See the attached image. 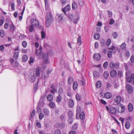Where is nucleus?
I'll return each mask as SVG.
<instances>
[{
  "instance_id": "obj_1",
  "label": "nucleus",
  "mask_w": 134,
  "mask_h": 134,
  "mask_svg": "<svg viewBox=\"0 0 134 134\" xmlns=\"http://www.w3.org/2000/svg\"><path fill=\"white\" fill-rule=\"evenodd\" d=\"M39 44L37 42L35 43V46L37 48L35 51V53L38 57L39 58H42L43 63L44 64H48L49 63L48 55L46 53L43 54L42 52V47L41 46H40L39 48Z\"/></svg>"
},
{
  "instance_id": "obj_2",
  "label": "nucleus",
  "mask_w": 134,
  "mask_h": 134,
  "mask_svg": "<svg viewBox=\"0 0 134 134\" xmlns=\"http://www.w3.org/2000/svg\"><path fill=\"white\" fill-rule=\"evenodd\" d=\"M41 71V68L39 67H37L34 70L33 75L31 76L30 79V81L31 82H33L36 79L35 75L37 76H38L40 75Z\"/></svg>"
},
{
  "instance_id": "obj_3",
  "label": "nucleus",
  "mask_w": 134,
  "mask_h": 134,
  "mask_svg": "<svg viewBox=\"0 0 134 134\" xmlns=\"http://www.w3.org/2000/svg\"><path fill=\"white\" fill-rule=\"evenodd\" d=\"M52 17L50 13H47L46 19V25L47 27H49L52 21Z\"/></svg>"
},
{
  "instance_id": "obj_4",
  "label": "nucleus",
  "mask_w": 134,
  "mask_h": 134,
  "mask_svg": "<svg viewBox=\"0 0 134 134\" xmlns=\"http://www.w3.org/2000/svg\"><path fill=\"white\" fill-rule=\"evenodd\" d=\"M106 109L111 114L115 115L116 113V108L113 107H111L110 108L107 106Z\"/></svg>"
},
{
  "instance_id": "obj_5",
  "label": "nucleus",
  "mask_w": 134,
  "mask_h": 134,
  "mask_svg": "<svg viewBox=\"0 0 134 134\" xmlns=\"http://www.w3.org/2000/svg\"><path fill=\"white\" fill-rule=\"evenodd\" d=\"M56 21L58 22H61L63 19V16L62 14H57L55 16Z\"/></svg>"
},
{
  "instance_id": "obj_6",
  "label": "nucleus",
  "mask_w": 134,
  "mask_h": 134,
  "mask_svg": "<svg viewBox=\"0 0 134 134\" xmlns=\"http://www.w3.org/2000/svg\"><path fill=\"white\" fill-rule=\"evenodd\" d=\"M109 66L111 69H116L118 68L119 64L118 63H115L113 61H111L110 63Z\"/></svg>"
},
{
  "instance_id": "obj_7",
  "label": "nucleus",
  "mask_w": 134,
  "mask_h": 134,
  "mask_svg": "<svg viewBox=\"0 0 134 134\" xmlns=\"http://www.w3.org/2000/svg\"><path fill=\"white\" fill-rule=\"evenodd\" d=\"M126 89L127 91L129 93H131L133 91V88L132 87L130 84H126Z\"/></svg>"
},
{
  "instance_id": "obj_8",
  "label": "nucleus",
  "mask_w": 134,
  "mask_h": 134,
  "mask_svg": "<svg viewBox=\"0 0 134 134\" xmlns=\"http://www.w3.org/2000/svg\"><path fill=\"white\" fill-rule=\"evenodd\" d=\"M31 24L34 25V26H38L39 24V21L36 19H32L31 20Z\"/></svg>"
},
{
  "instance_id": "obj_9",
  "label": "nucleus",
  "mask_w": 134,
  "mask_h": 134,
  "mask_svg": "<svg viewBox=\"0 0 134 134\" xmlns=\"http://www.w3.org/2000/svg\"><path fill=\"white\" fill-rule=\"evenodd\" d=\"M126 80L129 83H130L132 80L134 84V74H132L131 75V78L129 76L126 77Z\"/></svg>"
},
{
  "instance_id": "obj_10",
  "label": "nucleus",
  "mask_w": 134,
  "mask_h": 134,
  "mask_svg": "<svg viewBox=\"0 0 134 134\" xmlns=\"http://www.w3.org/2000/svg\"><path fill=\"white\" fill-rule=\"evenodd\" d=\"M70 6L69 5H68L62 9V11L66 15V12L70 11Z\"/></svg>"
},
{
  "instance_id": "obj_11",
  "label": "nucleus",
  "mask_w": 134,
  "mask_h": 134,
  "mask_svg": "<svg viewBox=\"0 0 134 134\" xmlns=\"http://www.w3.org/2000/svg\"><path fill=\"white\" fill-rule=\"evenodd\" d=\"M52 70L48 71H47L46 72H43L42 73V78L44 77L46 78L49 75V74L50 73L52 72Z\"/></svg>"
},
{
  "instance_id": "obj_12",
  "label": "nucleus",
  "mask_w": 134,
  "mask_h": 134,
  "mask_svg": "<svg viewBox=\"0 0 134 134\" xmlns=\"http://www.w3.org/2000/svg\"><path fill=\"white\" fill-rule=\"evenodd\" d=\"M15 29L16 27L13 23L9 25L10 31L11 32H14Z\"/></svg>"
},
{
  "instance_id": "obj_13",
  "label": "nucleus",
  "mask_w": 134,
  "mask_h": 134,
  "mask_svg": "<svg viewBox=\"0 0 134 134\" xmlns=\"http://www.w3.org/2000/svg\"><path fill=\"white\" fill-rule=\"evenodd\" d=\"M125 107L122 105L120 104V107L118 109V112L120 113H122L124 112L125 110Z\"/></svg>"
},
{
  "instance_id": "obj_14",
  "label": "nucleus",
  "mask_w": 134,
  "mask_h": 134,
  "mask_svg": "<svg viewBox=\"0 0 134 134\" xmlns=\"http://www.w3.org/2000/svg\"><path fill=\"white\" fill-rule=\"evenodd\" d=\"M80 19V16L78 15H76L74 16V18L73 20V23L76 24L78 22Z\"/></svg>"
},
{
  "instance_id": "obj_15",
  "label": "nucleus",
  "mask_w": 134,
  "mask_h": 134,
  "mask_svg": "<svg viewBox=\"0 0 134 134\" xmlns=\"http://www.w3.org/2000/svg\"><path fill=\"white\" fill-rule=\"evenodd\" d=\"M121 101V98L120 96H117L115 99V102L117 103H119Z\"/></svg>"
},
{
  "instance_id": "obj_16",
  "label": "nucleus",
  "mask_w": 134,
  "mask_h": 134,
  "mask_svg": "<svg viewBox=\"0 0 134 134\" xmlns=\"http://www.w3.org/2000/svg\"><path fill=\"white\" fill-rule=\"evenodd\" d=\"M117 74L116 71L115 70H112L110 72V75L113 77L115 76Z\"/></svg>"
},
{
  "instance_id": "obj_17",
  "label": "nucleus",
  "mask_w": 134,
  "mask_h": 134,
  "mask_svg": "<svg viewBox=\"0 0 134 134\" xmlns=\"http://www.w3.org/2000/svg\"><path fill=\"white\" fill-rule=\"evenodd\" d=\"M69 106L71 108L73 107L74 105V103L73 100L72 99H70L69 101Z\"/></svg>"
},
{
  "instance_id": "obj_18",
  "label": "nucleus",
  "mask_w": 134,
  "mask_h": 134,
  "mask_svg": "<svg viewBox=\"0 0 134 134\" xmlns=\"http://www.w3.org/2000/svg\"><path fill=\"white\" fill-rule=\"evenodd\" d=\"M62 100V96L61 95H59L56 98V101L59 104L61 102Z\"/></svg>"
},
{
  "instance_id": "obj_19",
  "label": "nucleus",
  "mask_w": 134,
  "mask_h": 134,
  "mask_svg": "<svg viewBox=\"0 0 134 134\" xmlns=\"http://www.w3.org/2000/svg\"><path fill=\"white\" fill-rule=\"evenodd\" d=\"M93 57L94 59L97 60H99L100 58V55L98 53H96L94 55Z\"/></svg>"
},
{
  "instance_id": "obj_20",
  "label": "nucleus",
  "mask_w": 134,
  "mask_h": 134,
  "mask_svg": "<svg viewBox=\"0 0 134 134\" xmlns=\"http://www.w3.org/2000/svg\"><path fill=\"white\" fill-rule=\"evenodd\" d=\"M74 81L73 78L71 77H69L68 78V83L69 84L71 85L72 82Z\"/></svg>"
},
{
  "instance_id": "obj_21",
  "label": "nucleus",
  "mask_w": 134,
  "mask_h": 134,
  "mask_svg": "<svg viewBox=\"0 0 134 134\" xmlns=\"http://www.w3.org/2000/svg\"><path fill=\"white\" fill-rule=\"evenodd\" d=\"M72 8L73 10L76 9L77 7V3L75 2H73L72 4Z\"/></svg>"
},
{
  "instance_id": "obj_22",
  "label": "nucleus",
  "mask_w": 134,
  "mask_h": 134,
  "mask_svg": "<svg viewBox=\"0 0 134 134\" xmlns=\"http://www.w3.org/2000/svg\"><path fill=\"white\" fill-rule=\"evenodd\" d=\"M43 111L45 115L48 116L49 115V111L47 108H44L43 109Z\"/></svg>"
},
{
  "instance_id": "obj_23",
  "label": "nucleus",
  "mask_w": 134,
  "mask_h": 134,
  "mask_svg": "<svg viewBox=\"0 0 134 134\" xmlns=\"http://www.w3.org/2000/svg\"><path fill=\"white\" fill-rule=\"evenodd\" d=\"M112 94L109 92H107L104 95V97L107 99H109L111 97Z\"/></svg>"
},
{
  "instance_id": "obj_24",
  "label": "nucleus",
  "mask_w": 134,
  "mask_h": 134,
  "mask_svg": "<svg viewBox=\"0 0 134 134\" xmlns=\"http://www.w3.org/2000/svg\"><path fill=\"white\" fill-rule=\"evenodd\" d=\"M45 3V7L46 10H48L49 8L48 1V0H44Z\"/></svg>"
},
{
  "instance_id": "obj_25",
  "label": "nucleus",
  "mask_w": 134,
  "mask_h": 134,
  "mask_svg": "<svg viewBox=\"0 0 134 134\" xmlns=\"http://www.w3.org/2000/svg\"><path fill=\"white\" fill-rule=\"evenodd\" d=\"M78 84L76 82H75L73 83V88L74 90H76L78 86Z\"/></svg>"
},
{
  "instance_id": "obj_26",
  "label": "nucleus",
  "mask_w": 134,
  "mask_h": 134,
  "mask_svg": "<svg viewBox=\"0 0 134 134\" xmlns=\"http://www.w3.org/2000/svg\"><path fill=\"white\" fill-rule=\"evenodd\" d=\"M53 96L51 94H49L47 96V99L49 101L51 102L53 100Z\"/></svg>"
},
{
  "instance_id": "obj_27",
  "label": "nucleus",
  "mask_w": 134,
  "mask_h": 134,
  "mask_svg": "<svg viewBox=\"0 0 134 134\" xmlns=\"http://www.w3.org/2000/svg\"><path fill=\"white\" fill-rule=\"evenodd\" d=\"M80 119L81 120H83L85 118V115L83 112H81L79 114Z\"/></svg>"
},
{
  "instance_id": "obj_28",
  "label": "nucleus",
  "mask_w": 134,
  "mask_h": 134,
  "mask_svg": "<svg viewBox=\"0 0 134 134\" xmlns=\"http://www.w3.org/2000/svg\"><path fill=\"white\" fill-rule=\"evenodd\" d=\"M128 108L130 111L131 112L132 111L133 109V106L132 104L130 103L129 104Z\"/></svg>"
},
{
  "instance_id": "obj_29",
  "label": "nucleus",
  "mask_w": 134,
  "mask_h": 134,
  "mask_svg": "<svg viewBox=\"0 0 134 134\" xmlns=\"http://www.w3.org/2000/svg\"><path fill=\"white\" fill-rule=\"evenodd\" d=\"M82 39L81 36H79L77 40V43L79 45H81V43Z\"/></svg>"
},
{
  "instance_id": "obj_30",
  "label": "nucleus",
  "mask_w": 134,
  "mask_h": 134,
  "mask_svg": "<svg viewBox=\"0 0 134 134\" xmlns=\"http://www.w3.org/2000/svg\"><path fill=\"white\" fill-rule=\"evenodd\" d=\"M81 111V107L80 106H78L77 107L76 109V118L77 119V116L80 113V112Z\"/></svg>"
},
{
  "instance_id": "obj_31",
  "label": "nucleus",
  "mask_w": 134,
  "mask_h": 134,
  "mask_svg": "<svg viewBox=\"0 0 134 134\" xmlns=\"http://www.w3.org/2000/svg\"><path fill=\"white\" fill-rule=\"evenodd\" d=\"M100 36L99 34L98 33L95 34L94 35V39L98 40Z\"/></svg>"
},
{
  "instance_id": "obj_32",
  "label": "nucleus",
  "mask_w": 134,
  "mask_h": 134,
  "mask_svg": "<svg viewBox=\"0 0 134 134\" xmlns=\"http://www.w3.org/2000/svg\"><path fill=\"white\" fill-rule=\"evenodd\" d=\"M97 88L100 87L101 86V82L100 81H98L96 84Z\"/></svg>"
},
{
  "instance_id": "obj_33",
  "label": "nucleus",
  "mask_w": 134,
  "mask_h": 134,
  "mask_svg": "<svg viewBox=\"0 0 134 134\" xmlns=\"http://www.w3.org/2000/svg\"><path fill=\"white\" fill-rule=\"evenodd\" d=\"M34 25L32 24L29 28V30L30 32H32L33 31L34 29Z\"/></svg>"
},
{
  "instance_id": "obj_34",
  "label": "nucleus",
  "mask_w": 134,
  "mask_h": 134,
  "mask_svg": "<svg viewBox=\"0 0 134 134\" xmlns=\"http://www.w3.org/2000/svg\"><path fill=\"white\" fill-rule=\"evenodd\" d=\"M112 37L115 39L117 38L118 36V35L117 33L115 32H113L112 35Z\"/></svg>"
},
{
  "instance_id": "obj_35",
  "label": "nucleus",
  "mask_w": 134,
  "mask_h": 134,
  "mask_svg": "<svg viewBox=\"0 0 134 134\" xmlns=\"http://www.w3.org/2000/svg\"><path fill=\"white\" fill-rule=\"evenodd\" d=\"M104 77L105 79H107L109 76V74L108 71H105L103 74Z\"/></svg>"
},
{
  "instance_id": "obj_36",
  "label": "nucleus",
  "mask_w": 134,
  "mask_h": 134,
  "mask_svg": "<svg viewBox=\"0 0 134 134\" xmlns=\"http://www.w3.org/2000/svg\"><path fill=\"white\" fill-rule=\"evenodd\" d=\"M22 61L24 62H26L28 59V57L26 55H24L22 57Z\"/></svg>"
},
{
  "instance_id": "obj_37",
  "label": "nucleus",
  "mask_w": 134,
  "mask_h": 134,
  "mask_svg": "<svg viewBox=\"0 0 134 134\" xmlns=\"http://www.w3.org/2000/svg\"><path fill=\"white\" fill-rule=\"evenodd\" d=\"M68 17L70 20H71L74 18V15L70 13L68 14Z\"/></svg>"
},
{
  "instance_id": "obj_38",
  "label": "nucleus",
  "mask_w": 134,
  "mask_h": 134,
  "mask_svg": "<svg viewBox=\"0 0 134 134\" xmlns=\"http://www.w3.org/2000/svg\"><path fill=\"white\" fill-rule=\"evenodd\" d=\"M19 55V53L18 52H15L14 53V57L15 59H17L18 58Z\"/></svg>"
},
{
  "instance_id": "obj_39",
  "label": "nucleus",
  "mask_w": 134,
  "mask_h": 134,
  "mask_svg": "<svg viewBox=\"0 0 134 134\" xmlns=\"http://www.w3.org/2000/svg\"><path fill=\"white\" fill-rule=\"evenodd\" d=\"M4 31L3 30H0V36L2 37H3L4 36Z\"/></svg>"
},
{
  "instance_id": "obj_40",
  "label": "nucleus",
  "mask_w": 134,
  "mask_h": 134,
  "mask_svg": "<svg viewBox=\"0 0 134 134\" xmlns=\"http://www.w3.org/2000/svg\"><path fill=\"white\" fill-rule=\"evenodd\" d=\"M130 123L128 121L126 122L125 125V127L127 129H129L130 127Z\"/></svg>"
},
{
  "instance_id": "obj_41",
  "label": "nucleus",
  "mask_w": 134,
  "mask_h": 134,
  "mask_svg": "<svg viewBox=\"0 0 134 134\" xmlns=\"http://www.w3.org/2000/svg\"><path fill=\"white\" fill-rule=\"evenodd\" d=\"M39 118L40 119L42 120L44 117V115L42 113H41L39 115Z\"/></svg>"
},
{
  "instance_id": "obj_42",
  "label": "nucleus",
  "mask_w": 134,
  "mask_h": 134,
  "mask_svg": "<svg viewBox=\"0 0 134 134\" xmlns=\"http://www.w3.org/2000/svg\"><path fill=\"white\" fill-rule=\"evenodd\" d=\"M76 98L77 100L80 101L81 99V97L79 94H77L76 95Z\"/></svg>"
},
{
  "instance_id": "obj_43",
  "label": "nucleus",
  "mask_w": 134,
  "mask_h": 134,
  "mask_svg": "<svg viewBox=\"0 0 134 134\" xmlns=\"http://www.w3.org/2000/svg\"><path fill=\"white\" fill-rule=\"evenodd\" d=\"M34 61V58L32 57H31L30 58V60H29V62L30 64H31L32 63H33Z\"/></svg>"
},
{
  "instance_id": "obj_44",
  "label": "nucleus",
  "mask_w": 134,
  "mask_h": 134,
  "mask_svg": "<svg viewBox=\"0 0 134 134\" xmlns=\"http://www.w3.org/2000/svg\"><path fill=\"white\" fill-rule=\"evenodd\" d=\"M93 75L95 77H97L99 76V73L97 71H95L93 72Z\"/></svg>"
},
{
  "instance_id": "obj_45",
  "label": "nucleus",
  "mask_w": 134,
  "mask_h": 134,
  "mask_svg": "<svg viewBox=\"0 0 134 134\" xmlns=\"http://www.w3.org/2000/svg\"><path fill=\"white\" fill-rule=\"evenodd\" d=\"M35 115V111L34 110H33L30 114V116L31 118H33Z\"/></svg>"
},
{
  "instance_id": "obj_46",
  "label": "nucleus",
  "mask_w": 134,
  "mask_h": 134,
  "mask_svg": "<svg viewBox=\"0 0 134 134\" xmlns=\"http://www.w3.org/2000/svg\"><path fill=\"white\" fill-rule=\"evenodd\" d=\"M63 92V90L61 87H60L58 90V94L59 95H61Z\"/></svg>"
},
{
  "instance_id": "obj_47",
  "label": "nucleus",
  "mask_w": 134,
  "mask_h": 134,
  "mask_svg": "<svg viewBox=\"0 0 134 134\" xmlns=\"http://www.w3.org/2000/svg\"><path fill=\"white\" fill-rule=\"evenodd\" d=\"M19 37L20 39L21 40H23L24 38H26V37L25 35L23 34H21L19 36Z\"/></svg>"
},
{
  "instance_id": "obj_48",
  "label": "nucleus",
  "mask_w": 134,
  "mask_h": 134,
  "mask_svg": "<svg viewBox=\"0 0 134 134\" xmlns=\"http://www.w3.org/2000/svg\"><path fill=\"white\" fill-rule=\"evenodd\" d=\"M107 13L109 17L110 18L113 15V13L112 12L109 10H108Z\"/></svg>"
},
{
  "instance_id": "obj_49",
  "label": "nucleus",
  "mask_w": 134,
  "mask_h": 134,
  "mask_svg": "<svg viewBox=\"0 0 134 134\" xmlns=\"http://www.w3.org/2000/svg\"><path fill=\"white\" fill-rule=\"evenodd\" d=\"M54 134H61V131L59 129H57L54 132Z\"/></svg>"
},
{
  "instance_id": "obj_50",
  "label": "nucleus",
  "mask_w": 134,
  "mask_h": 134,
  "mask_svg": "<svg viewBox=\"0 0 134 134\" xmlns=\"http://www.w3.org/2000/svg\"><path fill=\"white\" fill-rule=\"evenodd\" d=\"M126 47V44L125 43H124L120 46L121 48L122 49H124Z\"/></svg>"
},
{
  "instance_id": "obj_51",
  "label": "nucleus",
  "mask_w": 134,
  "mask_h": 134,
  "mask_svg": "<svg viewBox=\"0 0 134 134\" xmlns=\"http://www.w3.org/2000/svg\"><path fill=\"white\" fill-rule=\"evenodd\" d=\"M111 41L110 39H108L107 40V46L108 47L111 44Z\"/></svg>"
},
{
  "instance_id": "obj_52",
  "label": "nucleus",
  "mask_w": 134,
  "mask_h": 134,
  "mask_svg": "<svg viewBox=\"0 0 134 134\" xmlns=\"http://www.w3.org/2000/svg\"><path fill=\"white\" fill-rule=\"evenodd\" d=\"M79 3L80 6H83L84 4L83 0H79Z\"/></svg>"
},
{
  "instance_id": "obj_53",
  "label": "nucleus",
  "mask_w": 134,
  "mask_h": 134,
  "mask_svg": "<svg viewBox=\"0 0 134 134\" xmlns=\"http://www.w3.org/2000/svg\"><path fill=\"white\" fill-rule=\"evenodd\" d=\"M49 107L51 108H54L55 107V104L54 103L51 102L49 104Z\"/></svg>"
},
{
  "instance_id": "obj_54",
  "label": "nucleus",
  "mask_w": 134,
  "mask_h": 134,
  "mask_svg": "<svg viewBox=\"0 0 134 134\" xmlns=\"http://www.w3.org/2000/svg\"><path fill=\"white\" fill-rule=\"evenodd\" d=\"M78 127V125L77 124H74L72 126V129L74 130H76Z\"/></svg>"
},
{
  "instance_id": "obj_55",
  "label": "nucleus",
  "mask_w": 134,
  "mask_h": 134,
  "mask_svg": "<svg viewBox=\"0 0 134 134\" xmlns=\"http://www.w3.org/2000/svg\"><path fill=\"white\" fill-rule=\"evenodd\" d=\"M41 37L42 39L44 38L45 37V32L43 31L41 32Z\"/></svg>"
},
{
  "instance_id": "obj_56",
  "label": "nucleus",
  "mask_w": 134,
  "mask_h": 134,
  "mask_svg": "<svg viewBox=\"0 0 134 134\" xmlns=\"http://www.w3.org/2000/svg\"><path fill=\"white\" fill-rule=\"evenodd\" d=\"M115 23V21L113 19H111L110 20V21L109 24L110 25H112L114 24Z\"/></svg>"
},
{
  "instance_id": "obj_57",
  "label": "nucleus",
  "mask_w": 134,
  "mask_h": 134,
  "mask_svg": "<svg viewBox=\"0 0 134 134\" xmlns=\"http://www.w3.org/2000/svg\"><path fill=\"white\" fill-rule=\"evenodd\" d=\"M112 55V52L111 51H109L108 53V56L109 58H110Z\"/></svg>"
},
{
  "instance_id": "obj_58",
  "label": "nucleus",
  "mask_w": 134,
  "mask_h": 134,
  "mask_svg": "<svg viewBox=\"0 0 134 134\" xmlns=\"http://www.w3.org/2000/svg\"><path fill=\"white\" fill-rule=\"evenodd\" d=\"M22 45L25 48L27 45V43L25 41H23L22 43Z\"/></svg>"
},
{
  "instance_id": "obj_59",
  "label": "nucleus",
  "mask_w": 134,
  "mask_h": 134,
  "mask_svg": "<svg viewBox=\"0 0 134 134\" xmlns=\"http://www.w3.org/2000/svg\"><path fill=\"white\" fill-rule=\"evenodd\" d=\"M9 27L8 24L7 23H5L4 25V27L5 29H7Z\"/></svg>"
},
{
  "instance_id": "obj_60",
  "label": "nucleus",
  "mask_w": 134,
  "mask_h": 134,
  "mask_svg": "<svg viewBox=\"0 0 134 134\" xmlns=\"http://www.w3.org/2000/svg\"><path fill=\"white\" fill-rule=\"evenodd\" d=\"M36 126L39 128H40L41 127V125L40 123L38 122H36Z\"/></svg>"
},
{
  "instance_id": "obj_61",
  "label": "nucleus",
  "mask_w": 134,
  "mask_h": 134,
  "mask_svg": "<svg viewBox=\"0 0 134 134\" xmlns=\"http://www.w3.org/2000/svg\"><path fill=\"white\" fill-rule=\"evenodd\" d=\"M79 83L82 85H83L85 84V82L84 80H80L79 82Z\"/></svg>"
},
{
  "instance_id": "obj_62",
  "label": "nucleus",
  "mask_w": 134,
  "mask_h": 134,
  "mask_svg": "<svg viewBox=\"0 0 134 134\" xmlns=\"http://www.w3.org/2000/svg\"><path fill=\"white\" fill-rule=\"evenodd\" d=\"M68 115L71 118L72 116V113L71 111H69L68 112Z\"/></svg>"
},
{
  "instance_id": "obj_63",
  "label": "nucleus",
  "mask_w": 134,
  "mask_h": 134,
  "mask_svg": "<svg viewBox=\"0 0 134 134\" xmlns=\"http://www.w3.org/2000/svg\"><path fill=\"white\" fill-rule=\"evenodd\" d=\"M112 134H118L117 132L115 130L112 129H111Z\"/></svg>"
},
{
  "instance_id": "obj_64",
  "label": "nucleus",
  "mask_w": 134,
  "mask_h": 134,
  "mask_svg": "<svg viewBox=\"0 0 134 134\" xmlns=\"http://www.w3.org/2000/svg\"><path fill=\"white\" fill-rule=\"evenodd\" d=\"M130 60L132 63L134 62V55H132L130 58Z\"/></svg>"
}]
</instances>
